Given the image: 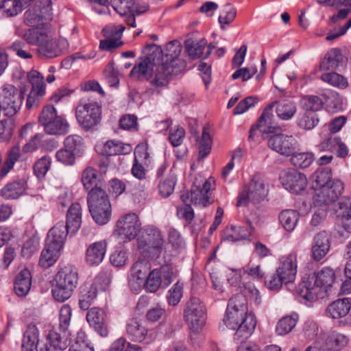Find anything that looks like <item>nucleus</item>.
Returning a JSON list of instances; mask_svg holds the SVG:
<instances>
[{"label":"nucleus","mask_w":351,"mask_h":351,"mask_svg":"<svg viewBox=\"0 0 351 351\" xmlns=\"http://www.w3.org/2000/svg\"><path fill=\"white\" fill-rule=\"evenodd\" d=\"M51 1L40 0L25 11L24 14V23L29 27H39L43 25V19L51 16Z\"/></svg>","instance_id":"nucleus-12"},{"label":"nucleus","mask_w":351,"mask_h":351,"mask_svg":"<svg viewBox=\"0 0 351 351\" xmlns=\"http://www.w3.org/2000/svg\"><path fill=\"white\" fill-rule=\"evenodd\" d=\"M184 319L191 330L198 332L206 322V308L200 300L192 297L186 303Z\"/></svg>","instance_id":"nucleus-7"},{"label":"nucleus","mask_w":351,"mask_h":351,"mask_svg":"<svg viewBox=\"0 0 351 351\" xmlns=\"http://www.w3.org/2000/svg\"><path fill=\"white\" fill-rule=\"evenodd\" d=\"M145 148L143 145H138L135 149V159L134 161V164L132 168V175L139 180H142L145 178V170L144 167L140 164L137 160V158L143 157L144 158H147V154L145 152Z\"/></svg>","instance_id":"nucleus-43"},{"label":"nucleus","mask_w":351,"mask_h":351,"mask_svg":"<svg viewBox=\"0 0 351 351\" xmlns=\"http://www.w3.org/2000/svg\"><path fill=\"white\" fill-rule=\"evenodd\" d=\"M64 148L72 151L73 154L80 156L84 151L85 146L82 138L77 135H70L64 141Z\"/></svg>","instance_id":"nucleus-48"},{"label":"nucleus","mask_w":351,"mask_h":351,"mask_svg":"<svg viewBox=\"0 0 351 351\" xmlns=\"http://www.w3.org/2000/svg\"><path fill=\"white\" fill-rule=\"evenodd\" d=\"M69 47V43L64 38L56 39L46 32L38 47V54L40 58H54L60 56Z\"/></svg>","instance_id":"nucleus-10"},{"label":"nucleus","mask_w":351,"mask_h":351,"mask_svg":"<svg viewBox=\"0 0 351 351\" xmlns=\"http://www.w3.org/2000/svg\"><path fill=\"white\" fill-rule=\"evenodd\" d=\"M125 29L123 25H110L104 29L105 35L108 37L118 36L117 38H109L100 41L99 48L102 50L110 51L119 47L123 43L120 40L121 33Z\"/></svg>","instance_id":"nucleus-20"},{"label":"nucleus","mask_w":351,"mask_h":351,"mask_svg":"<svg viewBox=\"0 0 351 351\" xmlns=\"http://www.w3.org/2000/svg\"><path fill=\"white\" fill-rule=\"evenodd\" d=\"M329 249L330 242L328 234L325 231L317 234L312 246L313 258L317 261L322 260L327 254Z\"/></svg>","instance_id":"nucleus-25"},{"label":"nucleus","mask_w":351,"mask_h":351,"mask_svg":"<svg viewBox=\"0 0 351 351\" xmlns=\"http://www.w3.org/2000/svg\"><path fill=\"white\" fill-rule=\"evenodd\" d=\"M298 294L306 301L313 302L317 299V289L311 287L308 282H302L297 289Z\"/></svg>","instance_id":"nucleus-51"},{"label":"nucleus","mask_w":351,"mask_h":351,"mask_svg":"<svg viewBox=\"0 0 351 351\" xmlns=\"http://www.w3.org/2000/svg\"><path fill=\"white\" fill-rule=\"evenodd\" d=\"M60 252L53 247H48V245H45V248L41 252L39 265L43 268H48L52 266L58 260Z\"/></svg>","instance_id":"nucleus-42"},{"label":"nucleus","mask_w":351,"mask_h":351,"mask_svg":"<svg viewBox=\"0 0 351 351\" xmlns=\"http://www.w3.org/2000/svg\"><path fill=\"white\" fill-rule=\"evenodd\" d=\"M328 208L326 205L320 206L315 204V211L312 215L310 226L313 228L321 226L326 218Z\"/></svg>","instance_id":"nucleus-58"},{"label":"nucleus","mask_w":351,"mask_h":351,"mask_svg":"<svg viewBox=\"0 0 351 351\" xmlns=\"http://www.w3.org/2000/svg\"><path fill=\"white\" fill-rule=\"evenodd\" d=\"M126 331L132 341L142 342L147 338V330L137 319H132L129 321Z\"/></svg>","instance_id":"nucleus-32"},{"label":"nucleus","mask_w":351,"mask_h":351,"mask_svg":"<svg viewBox=\"0 0 351 351\" xmlns=\"http://www.w3.org/2000/svg\"><path fill=\"white\" fill-rule=\"evenodd\" d=\"M95 149L99 154L106 156L126 154L132 150L130 145L112 140L106 141L104 145H96Z\"/></svg>","instance_id":"nucleus-23"},{"label":"nucleus","mask_w":351,"mask_h":351,"mask_svg":"<svg viewBox=\"0 0 351 351\" xmlns=\"http://www.w3.org/2000/svg\"><path fill=\"white\" fill-rule=\"evenodd\" d=\"M43 126L45 132L50 135H64L69 132V129L67 121L60 116H56L54 120Z\"/></svg>","instance_id":"nucleus-35"},{"label":"nucleus","mask_w":351,"mask_h":351,"mask_svg":"<svg viewBox=\"0 0 351 351\" xmlns=\"http://www.w3.org/2000/svg\"><path fill=\"white\" fill-rule=\"evenodd\" d=\"M321 79L330 85L339 88H346L348 86L347 79L337 73L332 72L323 73L321 75Z\"/></svg>","instance_id":"nucleus-50"},{"label":"nucleus","mask_w":351,"mask_h":351,"mask_svg":"<svg viewBox=\"0 0 351 351\" xmlns=\"http://www.w3.org/2000/svg\"><path fill=\"white\" fill-rule=\"evenodd\" d=\"M184 45L189 56L191 59L195 60L199 58L203 54L205 47L207 45V40L204 38L199 40L188 39L185 41Z\"/></svg>","instance_id":"nucleus-39"},{"label":"nucleus","mask_w":351,"mask_h":351,"mask_svg":"<svg viewBox=\"0 0 351 351\" xmlns=\"http://www.w3.org/2000/svg\"><path fill=\"white\" fill-rule=\"evenodd\" d=\"M160 285H162L160 272H158L157 270H153L149 273L143 287H145L147 291L154 293L158 289Z\"/></svg>","instance_id":"nucleus-55"},{"label":"nucleus","mask_w":351,"mask_h":351,"mask_svg":"<svg viewBox=\"0 0 351 351\" xmlns=\"http://www.w3.org/2000/svg\"><path fill=\"white\" fill-rule=\"evenodd\" d=\"M23 99L24 93L14 85L7 84L1 88L0 102L6 116L15 115L21 109Z\"/></svg>","instance_id":"nucleus-8"},{"label":"nucleus","mask_w":351,"mask_h":351,"mask_svg":"<svg viewBox=\"0 0 351 351\" xmlns=\"http://www.w3.org/2000/svg\"><path fill=\"white\" fill-rule=\"evenodd\" d=\"M274 106H276V112L278 117L284 121H288L292 119L297 112L296 104L292 101L286 99L271 103L265 110H268L269 112L273 114L271 110Z\"/></svg>","instance_id":"nucleus-21"},{"label":"nucleus","mask_w":351,"mask_h":351,"mask_svg":"<svg viewBox=\"0 0 351 351\" xmlns=\"http://www.w3.org/2000/svg\"><path fill=\"white\" fill-rule=\"evenodd\" d=\"M343 61V56L338 49H332L320 62L319 68L322 71L336 69Z\"/></svg>","instance_id":"nucleus-33"},{"label":"nucleus","mask_w":351,"mask_h":351,"mask_svg":"<svg viewBox=\"0 0 351 351\" xmlns=\"http://www.w3.org/2000/svg\"><path fill=\"white\" fill-rule=\"evenodd\" d=\"M47 28L43 27H32L27 29L24 34H22L19 29H16V34L21 36L28 44L39 45L40 40L47 32Z\"/></svg>","instance_id":"nucleus-34"},{"label":"nucleus","mask_w":351,"mask_h":351,"mask_svg":"<svg viewBox=\"0 0 351 351\" xmlns=\"http://www.w3.org/2000/svg\"><path fill=\"white\" fill-rule=\"evenodd\" d=\"M343 189V183L341 180H332V182L317 192L314 197V204L328 206L329 204L339 199Z\"/></svg>","instance_id":"nucleus-14"},{"label":"nucleus","mask_w":351,"mask_h":351,"mask_svg":"<svg viewBox=\"0 0 351 351\" xmlns=\"http://www.w3.org/2000/svg\"><path fill=\"white\" fill-rule=\"evenodd\" d=\"M351 308V299L345 298L331 302L326 310V316L332 319L345 317Z\"/></svg>","instance_id":"nucleus-24"},{"label":"nucleus","mask_w":351,"mask_h":351,"mask_svg":"<svg viewBox=\"0 0 351 351\" xmlns=\"http://www.w3.org/2000/svg\"><path fill=\"white\" fill-rule=\"evenodd\" d=\"M81 215L80 205L77 203L73 204L68 210L66 223L64 225L67 233L74 234L77 231L82 223Z\"/></svg>","instance_id":"nucleus-26"},{"label":"nucleus","mask_w":351,"mask_h":351,"mask_svg":"<svg viewBox=\"0 0 351 351\" xmlns=\"http://www.w3.org/2000/svg\"><path fill=\"white\" fill-rule=\"evenodd\" d=\"M32 277L30 271L27 269H22L16 276L14 283V291L17 295H26L31 288Z\"/></svg>","instance_id":"nucleus-29"},{"label":"nucleus","mask_w":351,"mask_h":351,"mask_svg":"<svg viewBox=\"0 0 351 351\" xmlns=\"http://www.w3.org/2000/svg\"><path fill=\"white\" fill-rule=\"evenodd\" d=\"M21 156V149L19 145L13 146L8 154V157L3 163V165L0 171L1 177L5 176L11 170L15 162L19 160Z\"/></svg>","instance_id":"nucleus-44"},{"label":"nucleus","mask_w":351,"mask_h":351,"mask_svg":"<svg viewBox=\"0 0 351 351\" xmlns=\"http://www.w3.org/2000/svg\"><path fill=\"white\" fill-rule=\"evenodd\" d=\"M39 332L35 324L27 326L21 345L22 351H34L38 343Z\"/></svg>","instance_id":"nucleus-31"},{"label":"nucleus","mask_w":351,"mask_h":351,"mask_svg":"<svg viewBox=\"0 0 351 351\" xmlns=\"http://www.w3.org/2000/svg\"><path fill=\"white\" fill-rule=\"evenodd\" d=\"M111 3L114 10L121 16L140 14L148 9L147 5H140L135 0H112Z\"/></svg>","instance_id":"nucleus-18"},{"label":"nucleus","mask_w":351,"mask_h":351,"mask_svg":"<svg viewBox=\"0 0 351 351\" xmlns=\"http://www.w3.org/2000/svg\"><path fill=\"white\" fill-rule=\"evenodd\" d=\"M106 251V243L98 241L89 247V265H97L101 263Z\"/></svg>","instance_id":"nucleus-40"},{"label":"nucleus","mask_w":351,"mask_h":351,"mask_svg":"<svg viewBox=\"0 0 351 351\" xmlns=\"http://www.w3.org/2000/svg\"><path fill=\"white\" fill-rule=\"evenodd\" d=\"M78 282V273L73 265L64 266L59 269L52 280V295L60 302L68 300L72 295Z\"/></svg>","instance_id":"nucleus-2"},{"label":"nucleus","mask_w":351,"mask_h":351,"mask_svg":"<svg viewBox=\"0 0 351 351\" xmlns=\"http://www.w3.org/2000/svg\"><path fill=\"white\" fill-rule=\"evenodd\" d=\"M89 325L101 337L108 335V330L104 320V312L98 308H93L89 312Z\"/></svg>","instance_id":"nucleus-28"},{"label":"nucleus","mask_w":351,"mask_h":351,"mask_svg":"<svg viewBox=\"0 0 351 351\" xmlns=\"http://www.w3.org/2000/svg\"><path fill=\"white\" fill-rule=\"evenodd\" d=\"M267 145L281 156H290L295 153L299 143L292 135L279 133L271 135L268 138Z\"/></svg>","instance_id":"nucleus-11"},{"label":"nucleus","mask_w":351,"mask_h":351,"mask_svg":"<svg viewBox=\"0 0 351 351\" xmlns=\"http://www.w3.org/2000/svg\"><path fill=\"white\" fill-rule=\"evenodd\" d=\"M212 139L210 134L206 127H204L199 143V156L200 158L206 157L210 152Z\"/></svg>","instance_id":"nucleus-57"},{"label":"nucleus","mask_w":351,"mask_h":351,"mask_svg":"<svg viewBox=\"0 0 351 351\" xmlns=\"http://www.w3.org/2000/svg\"><path fill=\"white\" fill-rule=\"evenodd\" d=\"M236 295H242L247 304V301L253 302L256 306L261 304L262 300L259 291L254 285L246 284L244 285L242 293ZM247 306V305H246Z\"/></svg>","instance_id":"nucleus-45"},{"label":"nucleus","mask_w":351,"mask_h":351,"mask_svg":"<svg viewBox=\"0 0 351 351\" xmlns=\"http://www.w3.org/2000/svg\"><path fill=\"white\" fill-rule=\"evenodd\" d=\"M149 265L145 261H137L134 263L131 270V278L130 287L132 291L138 292L145 284V280L148 276Z\"/></svg>","instance_id":"nucleus-16"},{"label":"nucleus","mask_w":351,"mask_h":351,"mask_svg":"<svg viewBox=\"0 0 351 351\" xmlns=\"http://www.w3.org/2000/svg\"><path fill=\"white\" fill-rule=\"evenodd\" d=\"M247 226H230L223 232V240L228 242H236L241 240L250 239L254 231L251 221H247Z\"/></svg>","instance_id":"nucleus-17"},{"label":"nucleus","mask_w":351,"mask_h":351,"mask_svg":"<svg viewBox=\"0 0 351 351\" xmlns=\"http://www.w3.org/2000/svg\"><path fill=\"white\" fill-rule=\"evenodd\" d=\"M67 339L54 330H50L45 341H41L36 346L37 351H58L68 347Z\"/></svg>","instance_id":"nucleus-19"},{"label":"nucleus","mask_w":351,"mask_h":351,"mask_svg":"<svg viewBox=\"0 0 351 351\" xmlns=\"http://www.w3.org/2000/svg\"><path fill=\"white\" fill-rule=\"evenodd\" d=\"M299 219V213L292 209L285 210L279 215L280 222L287 232H292L295 229Z\"/></svg>","instance_id":"nucleus-36"},{"label":"nucleus","mask_w":351,"mask_h":351,"mask_svg":"<svg viewBox=\"0 0 351 351\" xmlns=\"http://www.w3.org/2000/svg\"><path fill=\"white\" fill-rule=\"evenodd\" d=\"M75 117L76 119L82 126V128L85 130H88V103H86L85 99H82L80 104L76 107L75 110Z\"/></svg>","instance_id":"nucleus-56"},{"label":"nucleus","mask_w":351,"mask_h":351,"mask_svg":"<svg viewBox=\"0 0 351 351\" xmlns=\"http://www.w3.org/2000/svg\"><path fill=\"white\" fill-rule=\"evenodd\" d=\"M21 0H3L0 3V10L7 16H14L21 12L24 7Z\"/></svg>","instance_id":"nucleus-47"},{"label":"nucleus","mask_w":351,"mask_h":351,"mask_svg":"<svg viewBox=\"0 0 351 351\" xmlns=\"http://www.w3.org/2000/svg\"><path fill=\"white\" fill-rule=\"evenodd\" d=\"M301 108L305 111H313L317 113L323 106L322 99L315 95L304 96L300 100Z\"/></svg>","instance_id":"nucleus-49"},{"label":"nucleus","mask_w":351,"mask_h":351,"mask_svg":"<svg viewBox=\"0 0 351 351\" xmlns=\"http://www.w3.org/2000/svg\"><path fill=\"white\" fill-rule=\"evenodd\" d=\"M269 191L268 184L260 176H254L250 182L244 186L237 197V206H247L263 201Z\"/></svg>","instance_id":"nucleus-6"},{"label":"nucleus","mask_w":351,"mask_h":351,"mask_svg":"<svg viewBox=\"0 0 351 351\" xmlns=\"http://www.w3.org/2000/svg\"><path fill=\"white\" fill-rule=\"evenodd\" d=\"M68 234L63 223H58L48 232L45 245L60 251Z\"/></svg>","instance_id":"nucleus-22"},{"label":"nucleus","mask_w":351,"mask_h":351,"mask_svg":"<svg viewBox=\"0 0 351 351\" xmlns=\"http://www.w3.org/2000/svg\"><path fill=\"white\" fill-rule=\"evenodd\" d=\"M313 161V154L309 152H303L291 155V162L293 165L300 168L308 167Z\"/></svg>","instance_id":"nucleus-52"},{"label":"nucleus","mask_w":351,"mask_h":351,"mask_svg":"<svg viewBox=\"0 0 351 351\" xmlns=\"http://www.w3.org/2000/svg\"><path fill=\"white\" fill-rule=\"evenodd\" d=\"M297 322L298 317L296 315L285 316L278 322L276 332L279 335H287L295 328Z\"/></svg>","instance_id":"nucleus-46"},{"label":"nucleus","mask_w":351,"mask_h":351,"mask_svg":"<svg viewBox=\"0 0 351 351\" xmlns=\"http://www.w3.org/2000/svg\"><path fill=\"white\" fill-rule=\"evenodd\" d=\"M331 172L330 170L326 169H320L317 170L312 176L311 179L313 182V187L319 191L325 187L330 182L331 180Z\"/></svg>","instance_id":"nucleus-41"},{"label":"nucleus","mask_w":351,"mask_h":351,"mask_svg":"<svg viewBox=\"0 0 351 351\" xmlns=\"http://www.w3.org/2000/svg\"><path fill=\"white\" fill-rule=\"evenodd\" d=\"M333 210L337 218L342 219L351 213V198L343 197L334 205Z\"/></svg>","instance_id":"nucleus-54"},{"label":"nucleus","mask_w":351,"mask_h":351,"mask_svg":"<svg viewBox=\"0 0 351 351\" xmlns=\"http://www.w3.org/2000/svg\"><path fill=\"white\" fill-rule=\"evenodd\" d=\"M14 123L10 118L0 121V142L9 140L13 134Z\"/></svg>","instance_id":"nucleus-63"},{"label":"nucleus","mask_w":351,"mask_h":351,"mask_svg":"<svg viewBox=\"0 0 351 351\" xmlns=\"http://www.w3.org/2000/svg\"><path fill=\"white\" fill-rule=\"evenodd\" d=\"M274 117L268 110H264L262 115L260 117L258 123L255 125H252L248 139L250 141H254L255 132L257 130H260L262 132V136L265 138V134H274L280 130V128L278 126L274 125Z\"/></svg>","instance_id":"nucleus-15"},{"label":"nucleus","mask_w":351,"mask_h":351,"mask_svg":"<svg viewBox=\"0 0 351 351\" xmlns=\"http://www.w3.org/2000/svg\"><path fill=\"white\" fill-rule=\"evenodd\" d=\"M104 77L110 86L117 87L119 84V73L114 68L113 62H109L104 70Z\"/></svg>","instance_id":"nucleus-61"},{"label":"nucleus","mask_w":351,"mask_h":351,"mask_svg":"<svg viewBox=\"0 0 351 351\" xmlns=\"http://www.w3.org/2000/svg\"><path fill=\"white\" fill-rule=\"evenodd\" d=\"M143 53L145 56L141 58L138 62L132 68L130 76L134 80H147L151 82L155 75V73L151 75L153 67L156 66L157 69L160 64L162 59V50L160 46L150 44L145 47Z\"/></svg>","instance_id":"nucleus-3"},{"label":"nucleus","mask_w":351,"mask_h":351,"mask_svg":"<svg viewBox=\"0 0 351 351\" xmlns=\"http://www.w3.org/2000/svg\"><path fill=\"white\" fill-rule=\"evenodd\" d=\"M319 119L317 113L313 111H305L300 113L297 119L298 125L304 130H312L319 123Z\"/></svg>","instance_id":"nucleus-38"},{"label":"nucleus","mask_w":351,"mask_h":351,"mask_svg":"<svg viewBox=\"0 0 351 351\" xmlns=\"http://www.w3.org/2000/svg\"><path fill=\"white\" fill-rule=\"evenodd\" d=\"M72 310L69 304H64L60 310V328L66 332L70 325Z\"/></svg>","instance_id":"nucleus-64"},{"label":"nucleus","mask_w":351,"mask_h":351,"mask_svg":"<svg viewBox=\"0 0 351 351\" xmlns=\"http://www.w3.org/2000/svg\"><path fill=\"white\" fill-rule=\"evenodd\" d=\"M51 165V160L48 156L38 159L34 165V172L39 179L43 178Z\"/></svg>","instance_id":"nucleus-59"},{"label":"nucleus","mask_w":351,"mask_h":351,"mask_svg":"<svg viewBox=\"0 0 351 351\" xmlns=\"http://www.w3.org/2000/svg\"><path fill=\"white\" fill-rule=\"evenodd\" d=\"M89 213L99 226L106 225L110 220L111 204L106 191L100 186L92 188L89 192Z\"/></svg>","instance_id":"nucleus-5"},{"label":"nucleus","mask_w":351,"mask_h":351,"mask_svg":"<svg viewBox=\"0 0 351 351\" xmlns=\"http://www.w3.org/2000/svg\"><path fill=\"white\" fill-rule=\"evenodd\" d=\"M26 189V182L16 180L6 184L1 190V195L5 199H14L23 195Z\"/></svg>","instance_id":"nucleus-30"},{"label":"nucleus","mask_w":351,"mask_h":351,"mask_svg":"<svg viewBox=\"0 0 351 351\" xmlns=\"http://www.w3.org/2000/svg\"><path fill=\"white\" fill-rule=\"evenodd\" d=\"M281 184L291 193L298 194L307 186V179L303 173L295 169H285L280 176Z\"/></svg>","instance_id":"nucleus-13"},{"label":"nucleus","mask_w":351,"mask_h":351,"mask_svg":"<svg viewBox=\"0 0 351 351\" xmlns=\"http://www.w3.org/2000/svg\"><path fill=\"white\" fill-rule=\"evenodd\" d=\"M176 185V176L173 173L169 174L158 186L160 194L167 197L171 195Z\"/></svg>","instance_id":"nucleus-60"},{"label":"nucleus","mask_w":351,"mask_h":351,"mask_svg":"<svg viewBox=\"0 0 351 351\" xmlns=\"http://www.w3.org/2000/svg\"><path fill=\"white\" fill-rule=\"evenodd\" d=\"M191 202L205 207L211 204L213 200L210 194L204 193L202 189H199L197 187H193L191 190Z\"/></svg>","instance_id":"nucleus-53"},{"label":"nucleus","mask_w":351,"mask_h":351,"mask_svg":"<svg viewBox=\"0 0 351 351\" xmlns=\"http://www.w3.org/2000/svg\"><path fill=\"white\" fill-rule=\"evenodd\" d=\"M145 232L149 245L157 252H160L164 242L160 231L156 227L149 225L145 226Z\"/></svg>","instance_id":"nucleus-37"},{"label":"nucleus","mask_w":351,"mask_h":351,"mask_svg":"<svg viewBox=\"0 0 351 351\" xmlns=\"http://www.w3.org/2000/svg\"><path fill=\"white\" fill-rule=\"evenodd\" d=\"M182 46L180 42L174 40L169 42L162 51V59L158 68L155 70L154 78L151 80V84L154 87L166 86L173 71L171 63L177 59L181 52Z\"/></svg>","instance_id":"nucleus-4"},{"label":"nucleus","mask_w":351,"mask_h":351,"mask_svg":"<svg viewBox=\"0 0 351 351\" xmlns=\"http://www.w3.org/2000/svg\"><path fill=\"white\" fill-rule=\"evenodd\" d=\"M223 322L230 329L236 330L234 335L238 339L250 337L256 326V317L252 313H247L242 295H234L230 299Z\"/></svg>","instance_id":"nucleus-1"},{"label":"nucleus","mask_w":351,"mask_h":351,"mask_svg":"<svg viewBox=\"0 0 351 351\" xmlns=\"http://www.w3.org/2000/svg\"><path fill=\"white\" fill-rule=\"evenodd\" d=\"M183 294V283L177 282L169 291L168 303L171 306L177 305Z\"/></svg>","instance_id":"nucleus-62"},{"label":"nucleus","mask_w":351,"mask_h":351,"mask_svg":"<svg viewBox=\"0 0 351 351\" xmlns=\"http://www.w3.org/2000/svg\"><path fill=\"white\" fill-rule=\"evenodd\" d=\"M141 228L138 216L135 213H128L121 216L116 222L114 234L123 242L134 239Z\"/></svg>","instance_id":"nucleus-9"},{"label":"nucleus","mask_w":351,"mask_h":351,"mask_svg":"<svg viewBox=\"0 0 351 351\" xmlns=\"http://www.w3.org/2000/svg\"><path fill=\"white\" fill-rule=\"evenodd\" d=\"M335 280L334 270L328 267L322 268L315 275V285L317 289L327 291L333 285Z\"/></svg>","instance_id":"nucleus-27"}]
</instances>
